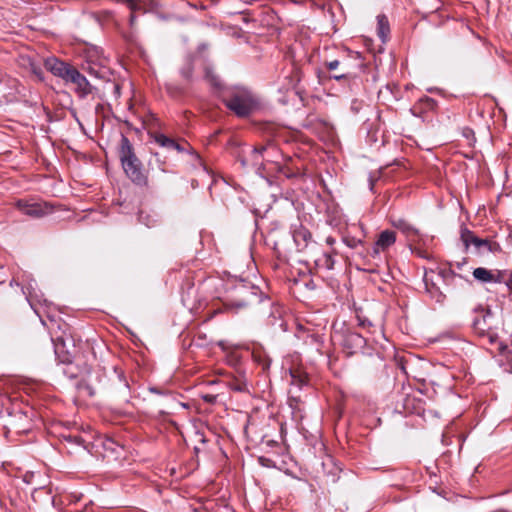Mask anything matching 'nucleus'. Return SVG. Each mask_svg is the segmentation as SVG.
<instances>
[{
  "instance_id": "nucleus-1",
  "label": "nucleus",
  "mask_w": 512,
  "mask_h": 512,
  "mask_svg": "<svg viewBox=\"0 0 512 512\" xmlns=\"http://www.w3.org/2000/svg\"><path fill=\"white\" fill-rule=\"evenodd\" d=\"M61 363L65 365L62 372L67 378L71 380L79 378L75 387L80 395L94 397L97 392L107 390L104 368L99 366L92 368L80 357Z\"/></svg>"
},
{
  "instance_id": "nucleus-2",
  "label": "nucleus",
  "mask_w": 512,
  "mask_h": 512,
  "mask_svg": "<svg viewBox=\"0 0 512 512\" xmlns=\"http://www.w3.org/2000/svg\"><path fill=\"white\" fill-rule=\"evenodd\" d=\"M260 288L249 281L239 279L227 284L225 294L221 299L222 306L214 311L217 313L237 314L240 311L263 301Z\"/></svg>"
},
{
  "instance_id": "nucleus-3",
  "label": "nucleus",
  "mask_w": 512,
  "mask_h": 512,
  "mask_svg": "<svg viewBox=\"0 0 512 512\" xmlns=\"http://www.w3.org/2000/svg\"><path fill=\"white\" fill-rule=\"evenodd\" d=\"M220 100L239 118H247L261 107L259 97L253 91L243 86L224 89Z\"/></svg>"
},
{
  "instance_id": "nucleus-4",
  "label": "nucleus",
  "mask_w": 512,
  "mask_h": 512,
  "mask_svg": "<svg viewBox=\"0 0 512 512\" xmlns=\"http://www.w3.org/2000/svg\"><path fill=\"white\" fill-rule=\"evenodd\" d=\"M119 160L125 175L137 186H147L148 176L142 161L137 157L130 140L121 135L118 150Z\"/></svg>"
},
{
  "instance_id": "nucleus-5",
  "label": "nucleus",
  "mask_w": 512,
  "mask_h": 512,
  "mask_svg": "<svg viewBox=\"0 0 512 512\" xmlns=\"http://www.w3.org/2000/svg\"><path fill=\"white\" fill-rule=\"evenodd\" d=\"M470 327L476 336L487 338L490 344L499 340L495 314L489 306L479 304L473 308Z\"/></svg>"
},
{
  "instance_id": "nucleus-6",
  "label": "nucleus",
  "mask_w": 512,
  "mask_h": 512,
  "mask_svg": "<svg viewBox=\"0 0 512 512\" xmlns=\"http://www.w3.org/2000/svg\"><path fill=\"white\" fill-rule=\"evenodd\" d=\"M54 352L59 362L77 359L80 352L81 339H76L70 332L62 331L60 335L51 337Z\"/></svg>"
},
{
  "instance_id": "nucleus-7",
  "label": "nucleus",
  "mask_w": 512,
  "mask_h": 512,
  "mask_svg": "<svg viewBox=\"0 0 512 512\" xmlns=\"http://www.w3.org/2000/svg\"><path fill=\"white\" fill-rule=\"evenodd\" d=\"M324 66L328 71H330V74L327 76L328 79H333L343 83V85L347 86L350 91L358 89L362 84L361 78L347 68L346 60H326L324 62Z\"/></svg>"
},
{
  "instance_id": "nucleus-8",
  "label": "nucleus",
  "mask_w": 512,
  "mask_h": 512,
  "mask_svg": "<svg viewBox=\"0 0 512 512\" xmlns=\"http://www.w3.org/2000/svg\"><path fill=\"white\" fill-rule=\"evenodd\" d=\"M341 346L347 355L362 353L370 355V348L367 347L366 339L359 333L346 329L341 334Z\"/></svg>"
},
{
  "instance_id": "nucleus-9",
  "label": "nucleus",
  "mask_w": 512,
  "mask_h": 512,
  "mask_svg": "<svg viewBox=\"0 0 512 512\" xmlns=\"http://www.w3.org/2000/svg\"><path fill=\"white\" fill-rule=\"evenodd\" d=\"M268 146H260L251 148L246 154L241 151L237 155V161L240 163L242 168H253L256 172L261 173L264 169V152H266Z\"/></svg>"
},
{
  "instance_id": "nucleus-10",
  "label": "nucleus",
  "mask_w": 512,
  "mask_h": 512,
  "mask_svg": "<svg viewBox=\"0 0 512 512\" xmlns=\"http://www.w3.org/2000/svg\"><path fill=\"white\" fill-rule=\"evenodd\" d=\"M44 67L54 76L61 78L66 83H70L77 68L72 64L60 60L57 57H47L44 60Z\"/></svg>"
},
{
  "instance_id": "nucleus-11",
  "label": "nucleus",
  "mask_w": 512,
  "mask_h": 512,
  "mask_svg": "<svg viewBox=\"0 0 512 512\" xmlns=\"http://www.w3.org/2000/svg\"><path fill=\"white\" fill-rule=\"evenodd\" d=\"M15 206L20 212L33 218H40L51 212V207L47 203L29 202L20 199Z\"/></svg>"
},
{
  "instance_id": "nucleus-12",
  "label": "nucleus",
  "mask_w": 512,
  "mask_h": 512,
  "mask_svg": "<svg viewBox=\"0 0 512 512\" xmlns=\"http://www.w3.org/2000/svg\"><path fill=\"white\" fill-rule=\"evenodd\" d=\"M149 136L155 143L163 148L168 150H176L179 153L186 152V145L183 143V140L181 142L176 141L175 139L168 137L159 131L149 132Z\"/></svg>"
},
{
  "instance_id": "nucleus-13",
  "label": "nucleus",
  "mask_w": 512,
  "mask_h": 512,
  "mask_svg": "<svg viewBox=\"0 0 512 512\" xmlns=\"http://www.w3.org/2000/svg\"><path fill=\"white\" fill-rule=\"evenodd\" d=\"M396 242V233L392 230H384L382 231L377 241L374 243L372 249V255L376 256L380 253V251L387 250L390 246H392Z\"/></svg>"
},
{
  "instance_id": "nucleus-14",
  "label": "nucleus",
  "mask_w": 512,
  "mask_h": 512,
  "mask_svg": "<svg viewBox=\"0 0 512 512\" xmlns=\"http://www.w3.org/2000/svg\"><path fill=\"white\" fill-rule=\"evenodd\" d=\"M292 236L297 251L299 252L304 251L312 241L311 232L303 225H299L297 228L293 229Z\"/></svg>"
},
{
  "instance_id": "nucleus-15",
  "label": "nucleus",
  "mask_w": 512,
  "mask_h": 512,
  "mask_svg": "<svg viewBox=\"0 0 512 512\" xmlns=\"http://www.w3.org/2000/svg\"><path fill=\"white\" fill-rule=\"evenodd\" d=\"M10 425L16 433H27L31 429V419L27 412L18 411L13 414Z\"/></svg>"
},
{
  "instance_id": "nucleus-16",
  "label": "nucleus",
  "mask_w": 512,
  "mask_h": 512,
  "mask_svg": "<svg viewBox=\"0 0 512 512\" xmlns=\"http://www.w3.org/2000/svg\"><path fill=\"white\" fill-rule=\"evenodd\" d=\"M195 57L192 54H187L183 58V62L179 68V74L186 85L193 82L194 68H195Z\"/></svg>"
},
{
  "instance_id": "nucleus-17",
  "label": "nucleus",
  "mask_w": 512,
  "mask_h": 512,
  "mask_svg": "<svg viewBox=\"0 0 512 512\" xmlns=\"http://www.w3.org/2000/svg\"><path fill=\"white\" fill-rule=\"evenodd\" d=\"M204 78L214 89L217 96L220 98L224 89H229L223 84L221 78L215 73L214 69L211 66H205L204 68Z\"/></svg>"
},
{
  "instance_id": "nucleus-18",
  "label": "nucleus",
  "mask_w": 512,
  "mask_h": 512,
  "mask_svg": "<svg viewBox=\"0 0 512 512\" xmlns=\"http://www.w3.org/2000/svg\"><path fill=\"white\" fill-rule=\"evenodd\" d=\"M70 83L76 85V92L79 94L81 98H84L92 93L93 87L91 86L87 78L78 71V69L74 73V76Z\"/></svg>"
},
{
  "instance_id": "nucleus-19",
  "label": "nucleus",
  "mask_w": 512,
  "mask_h": 512,
  "mask_svg": "<svg viewBox=\"0 0 512 512\" xmlns=\"http://www.w3.org/2000/svg\"><path fill=\"white\" fill-rule=\"evenodd\" d=\"M423 281L425 284V290L430 297L437 303L443 304L446 299V295L440 290V288L432 280H429L427 275L424 276Z\"/></svg>"
},
{
  "instance_id": "nucleus-20",
  "label": "nucleus",
  "mask_w": 512,
  "mask_h": 512,
  "mask_svg": "<svg viewBox=\"0 0 512 512\" xmlns=\"http://www.w3.org/2000/svg\"><path fill=\"white\" fill-rule=\"evenodd\" d=\"M391 224L394 228L400 230L406 236H418L419 230L415 228L404 218H393Z\"/></svg>"
},
{
  "instance_id": "nucleus-21",
  "label": "nucleus",
  "mask_w": 512,
  "mask_h": 512,
  "mask_svg": "<svg viewBox=\"0 0 512 512\" xmlns=\"http://www.w3.org/2000/svg\"><path fill=\"white\" fill-rule=\"evenodd\" d=\"M63 441L68 443L71 446H78L82 447L87 452L91 453L92 443L86 441L82 436L76 434H63L62 435Z\"/></svg>"
},
{
  "instance_id": "nucleus-22",
  "label": "nucleus",
  "mask_w": 512,
  "mask_h": 512,
  "mask_svg": "<svg viewBox=\"0 0 512 512\" xmlns=\"http://www.w3.org/2000/svg\"><path fill=\"white\" fill-rule=\"evenodd\" d=\"M460 238L467 249L470 244H473L476 247H481L482 239L477 237L471 230L467 227L462 226L460 230Z\"/></svg>"
},
{
  "instance_id": "nucleus-23",
  "label": "nucleus",
  "mask_w": 512,
  "mask_h": 512,
  "mask_svg": "<svg viewBox=\"0 0 512 512\" xmlns=\"http://www.w3.org/2000/svg\"><path fill=\"white\" fill-rule=\"evenodd\" d=\"M268 325H270L274 329L287 331V323L282 319L279 307H274V310L270 313L268 317Z\"/></svg>"
},
{
  "instance_id": "nucleus-24",
  "label": "nucleus",
  "mask_w": 512,
  "mask_h": 512,
  "mask_svg": "<svg viewBox=\"0 0 512 512\" xmlns=\"http://www.w3.org/2000/svg\"><path fill=\"white\" fill-rule=\"evenodd\" d=\"M390 34V26L388 18L384 14H380L377 16V35L382 40V42H386L389 38Z\"/></svg>"
},
{
  "instance_id": "nucleus-25",
  "label": "nucleus",
  "mask_w": 512,
  "mask_h": 512,
  "mask_svg": "<svg viewBox=\"0 0 512 512\" xmlns=\"http://www.w3.org/2000/svg\"><path fill=\"white\" fill-rule=\"evenodd\" d=\"M153 159L149 161V166L153 169L154 165L163 173L169 172V161L168 158L159 153V152H152Z\"/></svg>"
},
{
  "instance_id": "nucleus-26",
  "label": "nucleus",
  "mask_w": 512,
  "mask_h": 512,
  "mask_svg": "<svg viewBox=\"0 0 512 512\" xmlns=\"http://www.w3.org/2000/svg\"><path fill=\"white\" fill-rule=\"evenodd\" d=\"M452 265H453L452 263H449L448 268H442L439 270L438 274L442 278V280H449L450 278H458L460 282L465 283L467 285H471L472 282L468 278L456 273L452 269Z\"/></svg>"
},
{
  "instance_id": "nucleus-27",
  "label": "nucleus",
  "mask_w": 512,
  "mask_h": 512,
  "mask_svg": "<svg viewBox=\"0 0 512 512\" xmlns=\"http://www.w3.org/2000/svg\"><path fill=\"white\" fill-rule=\"evenodd\" d=\"M473 276L482 283H491L494 280L493 271L483 267L475 268L473 270Z\"/></svg>"
},
{
  "instance_id": "nucleus-28",
  "label": "nucleus",
  "mask_w": 512,
  "mask_h": 512,
  "mask_svg": "<svg viewBox=\"0 0 512 512\" xmlns=\"http://www.w3.org/2000/svg\"><path fill=\"white\" fill-rule=\"evenodd\" d=\"M494 283H503L506 285L509 291H512V277L508 276L507 271L505 270H495L493 271Z\"/></svg>"
},
{
  "instance_id": "nucleus-29",
  "label": "nucleus",
  "mask_w": 512,
  "mask_h": 512,
  "mask_svg": "<svg viewBox=\"0 0 512 512\" xmlns=\"http://www.w3.org/2000/svg\"><path fill=\"white\" fill-rule=\"evenodd\" d=\"M254 361L262 367L263 371H268L271 365V358L262 351H254L253 354Z\"/></svg>"
},
{
  "instance_id": "nucleus-30",
  "label": "nucleus",
  "mask_w": 512,
  "mask_h": 512,
  "mask_svg": "<svg viewBox=\"0 0 512 512\" xmlns=\"http://www.w3.org/2000/svg\"><path fill=\"white\" fill-rule=\"evenodd\" d=\"M166 91L169 96L178 99L186 94V86L168 83L165 85Z\"/></svg>"
},
{
  "instance_id": "nucleus-31",
  "label": "nucleus",
  "mask_w": 512,
  "mask_h": 512,
  "mask_svg": "<svg viewBox=\"0 0 512 512\" xmlns=\"http://www.w3.org/2000/svg\"><path fill=\"white\" fill-rule=\"evenodd\" d=\"M315 263L318 267L332 270L334 268L335 259L333 255L329 253H323L321 257L315 260Z\"/></svg>"
},
{
  "instance_id": "nucleus-32",
  "label": "nucleus",
  "mask_w": 512,
  "mask_h": 512,
  "mask_svg": "<svg viewBox=\"0 0 512 512\" xmlns=\"http://www.w3.org/2000/svg\"><path fill=\"white\" fill-rule=\"evenodd\" d=\"M183 143L188 147V148H186V152L189 153L192 156V158H193V165L194 166H196V165L201 166L204 171L208 172V168L205 165V163L203 162V160H202L201 156L199 155V153L197 151H195L193 149V147H191L186 140H183Z\"/></svg>"
},
{
  "instance_id": "nucleus-33",
  "label": "nucleus",
  "mask_w": 512,
  "mask_h": 512,
  "mask_svg": "<svg viewBox=\"0 0 512 512\" xmlns=\"http://www.w3.org/2000/svg\"><path fill=\"white\" fill-rule=\"evenodd\" d=\"M29 70L38 79V81L43 82L45 80L42 68L34 61H29Z\"/></svg>"
},
{
  "instance_id": "nucleus-34",
  "label": "nucleus",
  "mask_w": 512,
  "mask_h": 512,
  "mask_svg": "<svg viewBox=\"0 0 512 512\" xmlns=\"http://www.w3.org/2000/svg\"><path fill=\"white\" fill-rule=\"evenodd\" d=\"M482 242L483 243H481V246L486 247L488 251H490L492 253L502 252V248L498 242H492V241H489L488 239H482Z\"/></svg>"
},
{
  "instance_id": "nucleus-35",
  "label": "nucleus",
  "mask_w": 512,
  "mask_h": 512,
  "mask_svg": "<svg viewBox=\"0 0 512 512\" xmlns=\"http://www.w3.org/2000/svg\"><path fill=\"white\" fill-rule=\"evenodd\" d=\"M290 375L293 384H297L299 386L306 384V377L300 372L290 369Z\"/></svg>"
},
{
  "instance_id": "nucleus-36",
  "label": "nucleus",
  "mask_w": 512,
  "mask_h": 512,
  "mask_svg": "<svg viewBox=\"0 0 512 512\" xmlns=\"http://www.w3.org/2000/svg\"><path fill=\"white\" fill-rule=\"evenodd\" d=\"M364 107H368L365 103L358 99H353L350 104V111L353 114H358Z\"/></svg>"
},
{
  "instance_id": "nucleus-37",
  "label": "nucleus",
  "mask_w": 512,
  "mask_h": 512,
  "mask_svg": "<svg viewBox=\"0 0 512 512\" xmlns=\"http://www.w3.org/2000/svg\"><path fill=\"white\" fill-rule=\"evenodd\" d=\"M343 242L350 248L356 249L358 246L363 245V241L361 239H357L355 237H344Z\"/></svg>"
},
{
  "instance_id": "nucleus-38",
  "label": "nucleus",
  "mask_w": 512,
  "mask_h": 512,
  "mask_svg": "<svg viewBox=\"0 0 512 512\" xmlns=\"http://www.w3.org/2000/svg\"><path fill=\"white\" fill-rule=\"evenodd\" d=\"M117 380H118V384H119V392H123L124 394H126L127 390L129 389V384L127 382V380L125 379L123 373H119L117 374L116 376Z\"/></svg>"
},
{
  "instance_id": "nucleus-39",
  "label": "nucleus",
  "mask_w": 512,
  "mask_h": 512,
  "mask_svg": "<svg viewBox=\"0 0 512 512\" xmlns=\"http://www.w3.org/2000/svg\"><path fill=\"white\" fill-rule=\"evenodd\" d=\"M230 388L234 391L244 392L247 390V385L244 381L235 380L230 383Z\"/></svg>"
},
{
  "instance_id": "nucleus-40",
  "label": "nucleus",
  "mask_w": 512,
  "mask_h": 512,
  "mask_svg": "<svg viewBox=\"0 0 512 512\" xmlns=\"http://www.w3.org/2000/svg\"><path fill=\"white\" fill-rule=\"evenodd\" d=\"M258 462L261 466L263 467H267V468H271V467H274L275 466V463L272 459L270 458H267L265 456H260L258 458Z\"/></svg>"
},
{
  "instance_id": "nucleus-41",
  "label": "nucleus",
  "mask_w": 512,
  "mask_h": 512,
  "mask_svg": "<svg viewBox=\"0 0 512 512\" xmlns=\"http://www.w3.org/2000/svg\"><path fill=\"white\" fill-rule=\"evenodd\" d=\"M422 101H423V104L425 105V107L427 109H431L432 110V109H434L437 106V102L433 98L426 97Z\"/></svg>"
},
{
  "instance_id": "nucleus-42",
  "label": "nucleus",
  "mask_w": 512,
  "mask_h": 512,
  "mask_svg": "<svg viewBox=\"0 0 512 512\" xmlns=\"http://www.w3.org/2000/svg\"><path fill=\"white\" fill-rule=\"evenodd\" d=\"M86 69H87L89 74L95 75L96 77H101L100 71L96 70L92 65L89 64Z\"/></svg>"
},
{
  "instance_id": "nucleus-43",
  "label": "nucleus",
  "mask_w": 512,
  "mask_h": 512,
  "mask_svg": "<svg viewBox=\"0 0 512 512\" xmlns=\"http://www.w3.org/2000/svg\"><path fill=\"white\" fill-rule=\"evenodd\" d=\"M458 278H450L449 280H443L446 286H456L458 284Z\"/></svg>"
},
{
  "instance_id": "nucleus-44",
  "label": "nucleus",
  "mask_w": 512,
  "mask_h": 512,
  "mask_svg": "<svg viewBox=\"0 0 512 512\" xmlns=\"http://www.w3.org/2000/svg\"><path fill=\"white\" fill-rule=\"evenodd\" d=\"M204 401L207 402V403H214L216 401V396L214 395H205L203 397Z\"/></svg>"
},
{
  "instance_id": "nucleus-45",
  "label": "nucleus",
  "mask_w": 512,
  "mask_h": 512,
  "mask_svg": "<svg viewBox=\"0 0 512 512\" xmlns=\"http://www.w3.org/2000/svg\"><path fill=\"white\" fill-rule=\"evenodd\" d=\"M114 444H115V442H114L113 440L108 439V440L105 442L104 446H105V448H106V449L114 450V448H113V445H114Z\"/></svg>"
},
{
  "instance_id": "nucleus-46",
  "label": "nucleus",
  "mask_w": 512,
  "mask_h": 512,
  "mask_svg": "<svg viewBox=\"0 0 512 512\" xmlns=\"http://www.w3.org/2000/svg\"><path fill=\"white\" fill-rule=\"evenodd\" d=\"M149 391L152 393H155V394H159V395L164 394V392L162 390H160V388H158V387H150Z\"/></svg>"
},
{
  "instance_id": "nucleus-47",
  "label": "nucleus",
  "mask_w": 512,
  "mask_h": 512,
  "mask_svg": "<svg viewBox=\"0 0 512 512\" xmlns=\"http://www.w3.org/2000/svg\"><path fill=\"white\" fill-rule=\"evenodd\" d=\"M309 338L311 339V342H313V343H319L320 342L319 336H317V335H314V334L310 335Z\"/></svg>"
},
{
  "instance_id": "nucleus-48",
  "label": "nucleus",
  "mask_w": 512,
  "mask_h": 512,
  "mask_svg": "<svg viewBox=\"0 0 512 512\" xmlns=\"http://www.w3.org/2000/svg\"><path fill=\"white\" fill-rule=\"evenodd\" d=\"M135 21H136V16L133 13H131L130 17H129V22H130L131 27L134 25Z\"/></svg>"
},
{
  "instance_id": "nucleus-49",
  "label": "nucleus",
  "mask_w": 512,
  "mask_h": 512,
  "mask_svg": "<svg viewBox=\"0 0 512 512\" xmlns=\"http://www.w3.org/2000/svg\"><path fill=\"white\" fill-rule=\"evenodd\" d=\"M466 263V258H463V261L462 262H456L455 263V266L458 268V269H461L462 266Z\"/></svg>"
},
{
  "instance_id": "nucleus-50",
  "label": "nucleus",
  "mask_w": 512,
  "mask_h": 512,
  "mask_svg": "<svg viewBox=\"0 0 512 512\" xmlns=\"http://www.w3.org/2000/svg\"><path fill=\"white\" fill-rule=\"evenodd\" d=\"M207 47H208V45H207V44L202 43V44H200V45L198 46V51H199V52H202V51H204L205 49H207Z\"/></svg>"
},
{
  "instance_id": "nucleus-51",
  "label": "nucleus",
  "mask_w": 512,
  "mask_h": 512,
  "mask_svg": "<svg viewBox=\"0 0 512 512\" xmlns=\"http://www.w3.org/2000/svg\"><path fill=\"white\" fill-rule=\"evenodd\" d=\"M198 181L196 179L191 180V187L192 189H196L198 187Z\"/></svg>"
},
{
  "instance_id": "nucleus-52",
  "label": "nucleus",
  "mask_w": 512,
  "mask_h": 512,
  "mask_svg": "<svg viewBox=\"0 0 512 512\" xmlns=\"http://www.w3.org/2000/svg\"><path fill=\"white\" fill-rule=\"evenodd\" d=\"M334 241H335V240H334L333 238H331V237L327 238V243H328V244H333V243H334Z\"/></svg>"
},
{
  "instance_id": "nucleus-53",
  "label": "nucleus",
  "mask_w": 512,
  "mask_h": 512,
  "mask_svg": "<svg viewBox=\"0 0 512 512\" xmlns=\"http://www.w3.org/2000/svg\"><path fill=\"white\" fill-rule=\"evenodd\" d=\"M355 58H357V59H361V54H360L359 52H356V53H355Z\"/></svg>"
},
{
  "instance_id": "nucleus-54",
  "label": "nucleus",
  "mask_w": 512,
  "mask_h": 512,
  "mask_svg": "<svg viewBox=\"0 0 512 512\" xmlns=\"http://www.w3.org/2000/svg\"><path fill=\"white\" fill-rule=\"evenodd\" d=\"M364 66H365V65H364V63H363V62H361V63L359 64V67H360V68H364Z\"/></svg>"
},
{
  "instance_id": "nucleus-55",
  "label": "nucleus",
  "mask_w": 512,
  "mask_h": 512,
  "mask_svg": "<svg viewBox=\"0 0 512 512\" xmlns=\"http://www.w3.org/2000/svg\"><path fill=\"white\" fill-rule=\"evenodd\" d=\"M113 371H114V372H117V371H120V370H119L117 367H114V368H113Z\"/></svg>"
},
{
  "instance_id": "nucleus-56",
  "label": "nucleus",
  "mask_w": 512,
  "mask_h": 512,
  "mask_svg": "<svg viewBox=\"0 0 512 512\" xmlns=\"http://www.w3.org/2000/svg\"><path fill=\"white\" fill-rule=\"evenodd\" d=\"M360 325H361V326H364V325H365V322H364V321H361V322H360Z\"/></svg>"
},
{
  "instance_id": "nucleus-57",
  "label": "nucleus",
  "mask_w": 512,
  "mask_h": 512,
  "mask_svg": "<svg viewBox=\"0 0 512 512\" xmlns=\"http://www.w3.org/2000/svg\"><path fill=\"white\" fill-rule=\"evenodd\" d=\"M204 338H205V335H203V339H204ZM198 339H202V336H201V335H199V336H198Z\"/></svg>"
}]
</instances>
